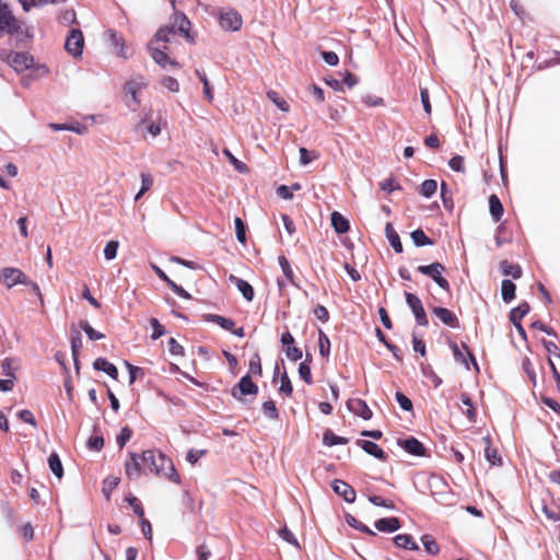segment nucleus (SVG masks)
I'll use <instances>...</instances> for the list:
<instances>
[{"label":"nucleus","mask_w":560,"mask_h":560,"mask_svg":"<svg viewBox=\"0 0 560 560\" xmlns=\"http://www.w3.org/2000/svg\"><path fill=\"white\" fill-rule=\"evenodd\" d=\"M1 276L8 288H12L16 284H28L27 276L18 268L5 267L2 269Z\"/></svg>","instance_id":"nucleus-11"},{"label":"nucleus","mask_w":560,"mask_h":560,"mask_svg":"<svg viewBox=\"0 0 560 560\" xmlns=\"http://www.w3.org/2000/svg\"><path fill=\"white\" fill-rule=\"evenodd\" d=\"M119 243L117 241H109L104 248V257L106 260H113L117 256Z\"/></svg>","instance_id":"nucleus-47"},{"label":"nucleus","mask_w":560,"mask_h":560,"mask_svg":"<svg viewBox=\"0 0 560 560\" xmlns=\"http://www.w3.org/2000/svg\"><path fill=\"white\" fill-rule=\"evenodd\" d=\"M264 413L270 419H278L279 413L273 401H266L262 404Z\"/></svg>","instance_id":"nucleus-53"},{"label":"nucleus","mask_w":560,"mask_h":560,"mask_svg":"<svg viewBox=\"0 0 560 560\" xmlns=\"http://www.w3.org/2000/svg\"><path fill=\"white\" fill-rule=\"evenodd\" d=\"M394 542L399 548L418 550L419 547L412 539V537L408 534H399L394 538Z\"/></svg>","instance_id":"nucleus-28"},{"label":"nucleus","mask_w":560,"mask_h":560,"mask_svg":"<svg viewBox=\"0 0 560 560\" xmlns=\"http://www.w3.org/2000/svg\"><path fill=\"white\" fill-rule=\"evenodd\" d=\"M485 443V457L491 465H501L502 458L495 448L491 447V438L489 435L483 438Z\"/></svg>","instance_id":"nucleus-22"},{"label":"nucleus","mask_w":560,"mask_h":560,"mask_svg":"<svg viewBox=\"0 0 560 560\" xmlns=\"http://www.w3.org/2000/svg\"><path fill=\"white\" fill-rule=\"evenodd\" d=\"M94 368L98 371L105 372L107 375H109L112 378L116 380L118 377V370L117 368L108 362L107 360L103 358H98L93 363Z\"/></svg>","instance_id":"nucleus-25"},{"label":"nucleus","mask_w":560,"mask_h":560,"mask_svg":"<svg viewBox=\"0 0 560 560\" xmlns=\"http://www.w3.org/2000/svg\"><path fill=\"white\" fill-rule=\"evenodd\" d=\"M318 349H319L320 355L327 357L329 354L330 341H329V338L323 331H319Z\"/></svg>","instance_id":"nucleus-48"},{"label":"nucleus","mask_w":560,"mask_h":560,"mask_svg":"<svg viewBox=\"0 0 560 560\" xmlns=\"http://www.w3.org/2000/svg\"><path fill=\"white\" fill-rule=\"evenodd\" d=\"M375 527L380 532L394 533L400 528V522L397 517H385L376 521Z\"/></svg>","instance_id":"nucleus-21"},{"label":"nucleus","mask_w":560,"mask_h":560,"mask_svg":"<svg viewBox=\"0 0 560 560\" xmlns=\"http://www.w3.org/2000/svg\"><path fill=\"white\" fill-rule=\"evenodd\" d=\"M515 284L511 280H503L501 283L502 299L505 303H510L515 298Z\"/></svg>","instance_id":"nucleus-30"},{"label":"nucleus","mask_w":560,"mask_h":560,"mask_svg":"<svg viewBox=\"0 0 560 560\" xmlns=\"http://www.w3.org/2000/svg\"><path fill=\"white\" fill-rule=\"evenodd\" d=\"M84 47V37L80 30H71L66 38L65 48L74 59L82 56Z\"/></svg>","instance_id":"nucleus-8"},{"label":"nucleus","mask_w":560,"mask_h":560,"mask_svg":"<svg viewBox=\"0 0 560 560\" xmlns=\"http://www.w3.org/2000/svg\"><path fill=\"white\" fill-rule=\"evenodd\" d=\"M235 228H236V237H237V241L242 244L245 243L246 241V235H245V226H244V223L243 221L241 220V218H235Z\"/></svg>","instance_id":"nucleus-61"},{"label":"nucleus","mask_w":560,"mask_h":560,"mask_svg":"<svg viewBox=\"0 0 560 560\" xmlns=\"http://www.w3.org/2000/svg\"><path fill=\"white\" fill-rule=\"evenodd\" d=\"M162 85L170 92L176 93L179 91V83L173 77H164L161 81Z\"/></svg>","instance_id":"nucleus-54"},{"label":"nucleus","mask_w":560,"mask_h":560,"mask_svg":"<svg viewBox=\"0 0 560 560\" xmlns=\"http://www.w3.org/2000/svg\"><path fill=\"white\" fill-rule=\"evenodd\" d=\"M529 312V305L522 303L517 307L513 308L510 313V320L512 323L521 322L522 318Z\"/></svg>","instance_id":"nucleus-40"},{"label":"nucleus","mask_w":560,"mask_h":560,"mask_svg":"<svg viewBox=\"0 0 560 560\" xmlns=\"http://www.w3.org/2000/svg\"><path fill=\"white\" fill-rule=\"evenodd\" d=\"M229 281L237 288V290L242 293L243 298L246 301H248V302L253 301L254 289L247 281H245L234 275H231L229 277Z\"/></svg>","instance_id":"nucleus-17"},{"label":"nucleus","mask_w":560,"mask_h":560,"mask_svg":"<svg viewBox=\"0 0 560 560\" xmlns=\"http://www.w3.org/2000/svg\"><path fill=\"white\" fill-rule=\"evenodd\" d=\"M1 368H2V373L7 377L15 378L16 365L12 359H9V358L4 359L2 361Z\"/></svg>","instance_id":"nucleus-49"},{"label":"nucleus","mask_w":560,"mask_h":560,"mask_svg":"<svg viewBox=\"0 0 560 560\" xmlns=\"http://www.w3.org/2000/svg\"><path fill=\"white\" fill-rule=\"evenodd\" d=\"M454 360L465 366V369L469 370V362L468 359L471 361L474 369L479 372L478 363L476 362L475 357L468 351V348L465 343H462L460 346L451 342L450 345Z\"/></svg>","instance_id":"nucleus-9"},{"label":"nucleus","mask_w":560,"mask_h":560,"mask_svg":"<svg viewBox=\"0 0 560 560\" xmlns=\"http://www.w3.org/2000/svg\"><path fill=\"white\" fill-rule=\"evenodd\" d=\"M323 442L327 446H334V445H338V444H347L348 443V439L342 438V436H338L334 432L327 430L324 433Z\"/></svg>","instance_id":"nucleus-38"},{"label":"nucleus","mask_w":560,"mask_h":560,"mask_svg":"<svg viewBox=\"0 0 560 560\" xmlns=\"http://www.w3.org/2000/svg\"><path fill=\"white\" fill-rule=\"evenodd\" d=\"M119 483V478L115 476H109L103 481V494L107 500H109L112 492L117 488Z\"/></svg>","instance_id":"nucleus-34"},{"label":"nucleus","mask_w":560,"mask_h":560,"mask_svg":"<svg viewBox=\"0 0 560 560\" xmlns=\"http://www.w3.org/2000/svg\"><path fill=\"white\" fill-rule=\"evenodd\" d=\"M347 407L350 412L355 416L361 417L364 420H369L372 418V411L368 404L360 398L349 399L347 402Z\"/></svg>","instance_id":"nucleus-14"},{"label":"nucleus","mask_w":560,"mask_h":560,"mask_svg":"<svg viewBox=\"0 0 560 560\" xmlns=\"http://www.w3.org/2000/svg\"><path fill=\"white\" fill-rule=\"evenodd\" d=\"M444 270H445L444 266L440 262H433V264L427 265V266L423 265V266H419L417 268L418 272L425 275V276L430 277L431 279H433L440 288H442L443 290H448L450 283L442 276Z\"/></svg>","instance_id":"nucleus-7"},{"label":"nucleus","mask_w":560,"mask_h":560,"mask_svg":"<svg viewBox=\"0 0 560 560\" xmlns=\"http://www.w3.org/2000/svg\"><path fill=\"white\" fill-rule=\"evenodd\" d=\"M168 350L172 355H184V348L180 346L175 338L168 340Z\"/></svg>","instance_id":"nucleus-64"},{"label":"nucleus","mask_w":560,"mask_h":560,"mask_svg":"<svg viewBox=\"0 0 560 560\" xmlns=\"http://www.w3.org/2000/svg\"><path fill=\"white\" fill-rule=\"evenodd\" d=\"M131 434H132V432L128 427H124L120 430V432L117 436V444L120 448H122L126 445V443L130 440Z\"/></svg>","instance_id":"nucleus-58"},{"label":"nucleus","mask_w":560,"mask_h":560,"mask_svg":"<svg viewBox=\"0 0 560 560\" xmlns=\"http://www.w3.org/2000/svg\"><path fill=\"white\" fill-rule=\"evenodd\" d=\"M48 465L51 472L58 478L61 479L63 476V467L59 456L56 453L50 454L48 458Z\"/></svg>","instance_id":"nucleus-31"},{"label":"nucleus","mask_w":560,"mask_h":560,"mask_svg":"<svg viewBox=\"0 0 560 560\" xmlns=\"http://www.w3.org/2000/svg\"><path fill=\"white\" fill-rule=\"evenodd\" d=\"M299 374H300L301 378H303L307 384L313 383L311 366L306 361L300 363Z\"/></svg>","instance_id":"nucleus-51"},{"label":"nucleus","mask_w":560,"mask_h":560,"mask_svg":"<svg viewBox=\"0 0 560 560\" xmlns=\"http://www.w3.org/2000/svg\"><path fill=\"white\" fill-rule=\"evenodd\" d=\"M331 225L338 234H343L349 231V221L339 212L331 213Z\"/></svg>","instance_id":"nucleus-24"},{"label":"nucleus","mask_w":560,"mask_h":560,"mask_svg":"<svg viewBox=\"0 0 560 560\" xmlns=\"http://www.w3.org/2000/svg\"><path fill=\"white\" fill-rule=\"evenodd\" d=\"M267 96L280 110L289 112L290 106L288 102L284 98L279 97L277 92L270 91L267 93Z\"/></svg>","instance_id":"nucleus-44"},{"label":"nucleus","mask_w":560,"mask_h":560,"mask_svg":"<svg viewBox=\"0 0 560 560\" xmlns=\"http://www.w3.org/2000/svg\"><path fill=\"white\" fill-rule=\"evenodd\" d=\"M33 57L26 52H14L9 65L18 72L30 69L33 66Z\"/></svg>","instance_id":"nucleus-15"},{"label":"nucleus","mask_w":560,"mask_h":560,"mask_svg":"<svg viewBox=\"0 0 560 560\" xmlns=\"http://www.w3.org/2000/svg\"><path fill=\"white\" fill-rule=\"evenodd\" d=\"M150 324L153 329L151 335V338L153 340L159 339L165 334L164 327L160 324V322L156 318H151Z\"/></svg>","instance_id":"nucleus-55"},{"label":"nucleus","mask_w":560,"mask_h":560,"mask_svg":"<svg viewBox=\"0 0 560 560\" xmlns=\"http://www.w3.org/2000/svg\"><path fill=\"white\" fill-rule=\"evenodd\" d=\"M489 209L494 221H499L503 214V207L497 195L489 197Z\"/></svg>","instance_id":"nucleus-29"},{"label":"nucleus","mask_w":560,"mask_h":560,"mask_svg":"<svg viewBox=\"0 0 560 560\" xmlns=\"http://www.w3.org/2000/svg\"><path fill=\"white\" fill-rule=\"evenodd\" d=\"M331 488L338 495L342 497L347 502H354L355 491L347 482L336 479L331 482Z\"/></svg>","instance_id":"nucleus-16"},{"label":"nucleus","mask_w":560,"mask_h":560,"mask_svg":"<svg viewBox=\"0 0 560 560\" xmlns=\"http://www.w3.org/2000/svg\"><path fill=\"white\" fill-rule=\"evenodd\" d=\"M432 313L446 326H450V327H457L458 326V319L457 317L455 316V314L453 312H451L450 310L445 308V307H434L432 310Z\"/></svg>","instance_id":"nucleus-18"},{"label":"nucleus","mask_w":560,"mask_h":560,"mask_svg":"<svg viewBox=\"0 0 560 560\" xmlns=\"http://www.w3.org/2000/svg\"><path fill=\"white\" fill-rule=\"evenodd\" d=\"M206 451L203 450H189L186 454V460L191 465H195L203 455Z\"/></svg>","instance_id":"nucleus-62"},{"label":"nucleus","mask_w":560,"mask_h":560,"mask_svg":"<svg viewBox=\"0 0 560 560\" xmlns=\"http://www.w3.org/2000/svg\"><path fill=\"white\" fill-rule=\"evenodd\" d=\"M463 405L466 407V409H463V412L466 415V417L469 419L470 422H475L476 420V409L471 402V399L468 395L463 394L460 396Z\"/></svg>","instance_id":"nucleus-39"},{"label":"nucleus","mask_w":560,"mask_h":560,"mask_svg":"<svg viewBox=\"0 0 560 560\" xmlns=\"http://www.w3.org/2000/svg\"><path fill=\"white\" fill-rule=\"evenodd\" d=\"M398 444L409 454L420 456L424 454V447L417 439L410 438L399 441Z\"/></svg>","instance_id":"nucleus-20"},{"label":"nucleus","mask_w":560,"mask_h":560,"mask_svg":"<svg viewBox=\"0 0 560 560\" xmlns=\"http://www.w3.org/2000/svg\"><path fill=\"white\" fill-rule=\"evenodd\" d=\"M412 242L416 246L431 245L432 241L425 235L422 230H415L411 233Z\"/></svg>","instance_id":"nucleus-43"},{"label":"nucleus","mask_w":560,"mask_h":560,"mask_svg":"<svg viewBox=\"0 0 560 560\" xmlns=\"http://www.w3.org/2000/svg\"><path fill=\"white\" fill-rule=\"evenodd\" d=\"M346 522L349 526L362 532V533H365V534H369V535H375V533L370 529L366 525L362 524L361 522H359L354 516H352L351 514H347L346 515Z\"/></svg>","instance_id":"nucleus-42"},{"label":"nucleus","mask_w":560,"mask_h":560,"mask_svg":"<svg viewBox=\"0 0 560 560\" xmlns=\"http://www.w3.org/2000/svg\"><path fill=\"white\" fill-rule=\"evenodd\" d=\"M258 387L253 383L249 375L243 376L238 384L232 389V396L236 399H242L245 395H256Z\"/></svg>","instance_id":"nucleus-13"},{"label":"nucleus","mask_w":560,"mask_h":560,"mask_svg":"<svg viewBox=\"0 0 560 560\" xmlns=\"http://www.w3.org/2000/svg\"><path fill=\"white\" fill-rule=\"evenodd\" d=\"M357 444L359 446H361L364 450V452L374 456L375 458H378V459L385 458L384 451L376 443L371 442V441L359 440L357 442Z\"/></svg>","instance_id":"nucleus-23"},{"label":"nucleus","mask_w":560,"mask_h":560,"mask_svg":"<svg viewBox=\"0 0 560 560\" xmlns=\"http://www.w3.org/2000/svg\"><path fill=\"white\" fill-rule=\"evenodd\" d=\"M140 460H142L141 456H138L136 453L129 454V460L125 464V471L130 479L138 478L140 476Z\"/></svg>","instance_id":"nucleus-19"},{"label":"nucleus","mask_w":560,"mask_h":560,"mask_svg":"<svg viewBox=\"0 0 560 560\" xmlns=\"http://www.w3.org/2000/svg\"><path fill=\"white\" fill-rule=\"evenodd\" d=\"M196 75L199 78V80L201 81V83L203 85L205 97L208 100V102H212L214 98L213 91H212V88L210 85V82H209L206 73L201 72L200 70H196Z\"/></svg>","instance_id":"nucleus-37"},{"label":"nucleus","mask_w":560,"mask_h":560,"mask_svg":"<svg viewBox=\"0 0 560 560\" xmlns=\"http://www.w3.org/2000/svg\"><path fill=\"white\" fill-rule=\"evenodd\" d=\"M4 35L30 36L28 30L14 15L9 4L0 0V38Z\"/></svg>","instance_id":"nucleus-2"},{"label":"nucleus","mask_w":560,"mask_h":560,"mask_svg":"<svg viewBox=\"0 0 560 560\" xmlns=\"http://www.w3.org/2000/svg\"><path fill=\"white\" fill-rule=\"evenodd\" d=\"M223 154L229 160V162L234 166V168L240 172L241 174L248 173V167L245 163L236 159L230 150L223 149Z\"/></svg>","instance_id":"nucleus-36"},{"label":"nucleus","mask_w":560,"mask_h":560,"mask_svg":"<svg viewBox=\"0 0 560 560\" xmlns=\"http://www.w3.org/2000/svg\"><path fill=\"white\" fill-rule=\"evenodd\" d=\"M421 541H422L423 547L428 553L434 556L439 552V546L431 536H429V535L422 536Z\"/></svg>","instance_id":"nucleus-46"},{"label":"nucleus","mask_w":560,"mask_h":560,"mask_svg":"<svg viewBox=\"0 0 560 560\" xmlns=\"http://www.w3.org/2000/svg\"><path fill=\"white\" fill-rule=\"evenodd\" d=\"M438 189V184L433 179H427L421 184L420 192L425 197L430 198L433 194H435Z\"/></svg>","instance_id":"nucleus-45"},{"label":"nucleus","mask_w":560,"mask_h":560,"mask_svg":"<svg viewBox=\"0 0 560 560\" xmlns=\"http://www.w3.org/2000/svg\"><path fill=\"white\" fill-rule=\"evenodd\" d=\"M450 167L455 172H465L464 158L460 155L453 156L448 162Z\"/></svg>","instance_id":"nucleus-56"},{"label":"nucleus","mask_w":560,"mask_h":560,"mask_svg":"<svg viewBox=\"0 0 560 560\" xmlns=\"http://www.w3.org/2000/svg\"><path fill=\"white\" fill-rule=\"evenodd\" d=\"M165 31H158L154 38L149 43L148 50L151 58L162 68L177 67V62L172 60L166 50L168 49L165 45H160V39L163 38Z\"/></svg>","instance_id":"nucleus-4"},{"label":"nucleus","mask_w":560,"mask_h":560,"mask_svg":"<svg viewBox=\"0 0 560 560\" xmlns=\"http://www.w3.org/2000/svg\"><path fill=\"white\" fill-rule=\"evenodd\" d=\"M81 328L84 330V332L91 340H101L104 338V335L102 332L96 331L88 322H82Z\"/></svg>","instance_id":"nucleus-50"},{"label":"nucleus","mask_w":560,"mask_h":560,"mask_svg":"<svg viewBox=\"0 0 560 560\" xmlns=\"http://www.w3.org/2000/svg\"><path fill=\"white\" fill-rule=\"evenodd\" d=\"M219 24L224 31L236 32L242 27L243 19L237 11L224 9L219 12Z\"/></svg>","instance_id":"nucleus-6"},{"label":"nucleus","mask_w":560,"mask_h":560,"mask_svg":"<svg viewBox=\"0 0 560 560\" xmlns=\"http://www.w3.org/2000/svg\"><path fill=\"white\" fill-rule=\"evenodd\" d=\"M385 233H386V237H387L389 244L395 249V252L396 253H401L402 252V245L400 243L399 235L394 230V228H393V225L390 223L386 224Z\"/></svg>","instance_id":"nucleus-27"},{"label":"nucleus","mask_w":560,"mask_h":560,"mask_svg":"<svg viewBox=\"0 0 560 560\" xmlns=\"http://www.w3.org/2000/svg\"><path fill=\"white\" fill-rule=\"evenodd\" d=\"M406 302L412 311L418 325L427 326L428 318L420 299L412 293H406Z\"/></svg>","instance_id":"nucleus-12"},{"label":"nucleus","mask_w":560,"mask_h":560,"mask_svg":"<svg viewBox=\"0 0 560 560\" xmlns=\"http://www.w3.org/2000/svg\"><path fill=\"white\" fill-rule=\"evenodd\" d=\"M141 188L135 197V200H139L147 191H149L153 185V177L149 173H141Z\"/></svg>","instance_id":"nucleus-35"},{"label":"nucleus","mask_w":560,"mask_h":560,"mask_svg":"<svg viewBox=\"0 0 560 560\" xmlns=\"http://www.w3.org/2000/svg\"><path fill=\"white\" fill-rule=\"evenodd\" d=\"M501 270L503 275L511 276L514 279H518L522 276V269L517 265H512L506 260L501 261L500 264Z\"/></svg>","instance_id":"nucleus-33"},{"label":"nucleus","mask_w":560,"mask_h":560,"mask_svg":"<svg viewBox=\"0 0 560 560\" xmlns=\"http://www.w3.org/2000/svg\"><path fill=\"white\" fill-rule=\"evenodd\" d=\"M126 500L132 508L135 514L138 515L140 518H142L144 511H143V508H142L141 503L139 502V500L136 497H129Z\"/></svg>","instance_id":"nucleus-60"},{"label":"nucleus","mask_w":560,"mask_h":560,"mask_svg":"<svg viewBox=\"0 0 560 560\" xmlns=\"http://www.w3.org/2000/svg\"><path fill=\"white\" fill-rule=\"evenodd\" d=\"M150 113H144L139 124L140 127H144L152 137H158L162 131L161 120L149 122Z\"/></svg>","instance_id":"nucleus-26"},{"label":"nucleus","mask_w":560,"mask_h":560,"mask_svg":"<svg viewBox=\"0 0 560 560\" xmlns=\"http://www.w3.org/2000/svg\"><path fill=\"white\" fill-rule=\"evenodd\" d=\"M205 318L207 322H213V323L218 324L221 328H223L225 330H232L234 327L233 320L225 318L223 316H220V315L208 314L205 316Z\"/></svg>","instance_id":"nucleus-32"},{"label":"nucleus","mask_w":560,"mask_h":560,"mask_svg":"<svg viewBox=\"0 0 560 560\" xmlns=\"http://www.w3.org/2000/svg\"><path fill=\"white\" fill-rule=\"evenodd\" d=\"M396 400L399 404V406L401 407V409H404L406 411H410L412 409L411 400L407 396H405L402 393H399V392L396 393Z\"/></svg>","instance_id":"nucleus-63"},{"label":"nucleus","mask_w":560,"mask_h":560,"mask_svg":"<svg viewBox=\"0 0 560 560\" xmlns=\"http://www.w3.org/2000/svg\"><path fill=\"white\" fill-rule=\"evenodd\" d=\"M174 23L177 26L175 30L174 26L168 27H161L159 31H165L163 38L160 39V45L167 46L168 43L172 42V38L175 36L176 32H179L185 37H189V26L190 22L187 20V18L184 14H175Z\"/></svg>","instance_id":"nucleus-5"},{"label":"nucleus","mask_w":560,"mask_h":560,"mask_svg":"<svg viewBox=\"0 0 560 560\" xmlns=\"http://www.w3.org/2000/svg\"><path fill=\"white\" fill-rule=\"evenodd\" d=\"M299 153H300V164L301 165H307L308 163H311L313 160H315L317 158V154L315 152H311L305 148H300Z\"/></svg>","instance_id":"nucleus-52"},{"label":"nucleus","mask_w":560,"mask_h":560,"mask_svg":"<svg viewBox=\"0 0 560 560\" xmlns=\"http://www.w3.org/2000/svg\"><path fill=\"white\" fill-rule=\"evenodd\" d=\"M104 446V439L101 435H92L88 440V447L93 451H100Z\"/></svg>","instance_id":"nucleus-59"},{"label":"nucleus","mask_w":560,"mask_h":560,"mask_svg":"<svg viewBox=\"0 0 560 560\" xmlns=\"http://www.w3.org/2000/svg\"><path fill=\"white\" fill-rule=\"evenodd\" d=\"M106 34L110 40L113 52L117 57L128 59L132 56V49L126 45L125 39L116 31L108 30Z\"/></svg>","instance_id":"nucleus-10"},{"label":"nucleus","mask_w":560,"mask_h":560,"mask_svg":"<svg viewBox=\"0 0 560 560\" xmlns=\"http://www.w3.org/2000/svg\"><path fill=\"white\" fill-rule=\"evenodd\" d=\"M278 262L280 265V268L284 275V277L287 278V280L292 283V284H295V281H294V273H293V270L290 266V262L288 261V259L284 257V256H279L278 257Z\"/></svg>","instance_id":"nucleus-41"},{"label":"nucleus","mask_w":560,"mask_h":560,"mask_svg":"<svg viewBox=\"0 0 560 560\" xmlns=\"http://www.w3.org/2000/svg\"><path fill=\"white\" fill-rule=\"evenodd\" d=\"M148 85L147 80L142 75H136L130 78L124 85V100L126 105L132 112H136L140 105L141 100L139 93L144 90Z\"/></svg>","instance_id":"nucleus-3"},{"label":"nucleus","mask_w":560,"mask_h":560,"mask_svg":"<svg viewBox=\"0 0 560 560\" xmlns=\"http://www.w3.org/2000/svg\"><path fill=\"white\" fill-rule=\"evenodd\" d=\"M143 463L150 465V471L160 478L167 479L172 482L179 483L180 478L177 474L173 460L162 452L148 450L141 455Z\"/></svg>","instance_id":"nucleus-1"},{"label":"nucleus","mask_w":560,"mask_h":560,"mask_svg":"<svg viewBox=\"0 0 560 560\" xmlns=\"http://www.w3.org/2000/svg\"><path fill=\"white\" fill-rule=\"evenodd\" d=\"M279 536L287 542L293 545L296 548H300L298 539L294 537L293 533L289 530L287 527L279 530Z\"/></svg>","instance_id":"nucleus-57"}]
</instances>
